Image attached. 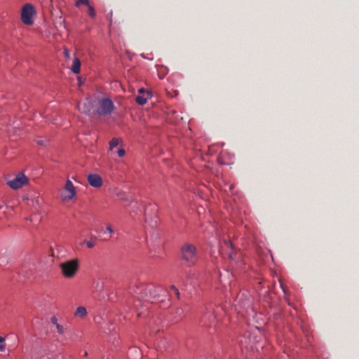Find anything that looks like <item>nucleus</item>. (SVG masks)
<instances>
[{
	"instance_id": "1",
	"label": "nucleus",
	"mask_w": 359,
	"mask_h": 359,
	"mask_svg": "<svg viewBox=\"0 0 359 359\" xmlns=\"http://www.w3.org/2000/svg\"><path fill=\"white\" fill-rule=\"evenodd\" d=\"M79 266L78 259H69L59 264L62 275L67 279L73 278L76 275Z\"/></svg>"
},
{
	"instance_id": "2",
	"label": "nucleus",
	"mask_w": 359,
	"mask_h": 359,
	"mask_svg": "<svg viewBox=\"0 0 359 359\" xmlns=\"http://www.w3.org/2000/svg\"><path fill=\"white\" fill-rule=\"evenodd\" d=\"M181 254L183 260L189 265H194L198 260V254L196 247L190 243H185L181 248Z\"/></svg>"
},
{
	"instance_id": "3",
	"label": "nucleus",
	"mask_w": 359,
	"mask_h": 359,
	"mask_svg": "<svg viewBox=\"0 0 359 359\" xmlns=\"http://www.w3.org/2000/svg\"><path fill=\"white\" fill-rule=\"evenodd\" d=\"M114 109V106L111 100L109 97H103L98 100L97 109L94 111V114L99 116L110 115Z\"/></svg>"
},
{
	"instance_id": "4",
	"label": "nucleus",
	"mask_w": 359,
	"mask_h": 359,
	"mask_svg": "<svg viewBox=\"0 0 359 359\" xmlns=\"http://www.w3.org/2000/svg\"><path fill=\"white\" fill-rule=\"evenodd\" d=\"M35 13V9L33 5L30 4H26L22 8L21 11V20L27 25H31L33 24V15Z\"/></svg>"
},
{
	"instance_id": "5",
	"label": "nucleus",
	"mask_w": 359,
	"mask_h": 359,
	"mask_svg": "<svg viewBox=\"0 0 359 359\" xmlns=\"http://www.w3.org/2000/svg\"><path fill=\"white\" fill-rule=\"evenodd\" d=\"M200 313L201 315L200 322L203 325L208 326L214 322L215 316L212 306L201 309Z\"/></svg>"
},
{
	"instance_id": "6",
	"label": "nucleus",
	"mask_w": 359,
	"mask_h": 359,
	"mask_svg": "<svg viewBox=\"0 0 359 359\" xmlns=\"http://www.w3.org/2000/svg\"><path fill=\"white\" fill-rule=\"evenodd\" d=\"M220 253L223 256H226L230 259H235L237 252L231 241L224 240L222 244Z\"/></svg>"
},
{
	"instance_id": "7",
	"label": "nucleus",
	"mask_w": 359,
	"mask_h": 359,
	"mask_svg": "<svg viewBox=\"0 0 359 359\" xmlns=\"http://www.w3.org/2000/svg\"><path fill=\"white\" fill-rule=\"evenodd\" d=\"M75 187L74 186L72 182L70 180H67L65 183L63 192L61 194V198L62 201H67L72 200L75 197Z\"/></svg>"
},
{
	"instance_id": "8",
	"label": "nucleus",
	"mask_w": 359,
	"mask_h": 359,
	"mask_svg": "<svg viewBox=\"0 0 359 359\" xmlns=\"http://www.w3.org/2000/svg\"><path fill=\"white\" fill-rule=\"evenodd\" d=\"M28 182V178L22 173H19L13 180L7 182V184L13 189L21 188Z\"/></svg>"
},
{
	"instance_id": "9",
	"label": "nucleus",
	"mask_w": 359,
	"mask_h": 359,
	"mask_svg": "<svg viewBox=\"0 0 359 359\" xmlns=\"http://www.w3.org/2000/svg\"><path fill=\"white\" fill-rule=\"evenodd\" d=\"M93 107V102L89 98H86L83 102H79L77 104L78 110L85 114H89Z\"/></svg>"
},
{
	"instance_id": "10",
	"label": "nucleus",
	"mask_w": 359,
	"mask_h": 359,
	"mask_svg": "<svg viewBox=\"0 0 359 359\" xmlns=\"http://www.w3.org/2000/svg\"><path fill=\"white\" fill-rule=\"evenodd\" d=\"M89 184L93 187L98 188L102 185V179L97 174H90L87 177Z\"/></svg>"
},
{
	"instance_id": "11",
	"label": "nucleus",
	"mask_w": 359,
	"mask_h": 359,
	"mask_svg": "<svg viewBox=\"0 0 359 359\" xmlns=\"http://www.w3.org/2000/svg\"><path fill=\"white\" fill-rule=\"evenodd\" d=\"M149 97H151L150 93L147 91V95H138L135 98V101L137 104L143 105L147 102Z\"/></svg>"
},
{
	"instance_id": "12",
	"label": "nucleus",
	"mask_w": 359,
	"mask_h": 359,
	"mask_svg": "<svg viewBox=\"0 0 359 359\" xmlns=\"http://www.w3.org/2000/svg\"><path fill=\"white\" fill-rule=\"evenodd\" d=\"M81 61L78 57H74L73 60V64L71 67V70L74 74H78L80 72Z\"/></svg>"
},
{
	"instance_id": "13",
	"label": "nucleus",
	"mask_w": 359,
	"mask_h": 359,
	"mask_svg": "<svg viewBox=\"0 0 359 359\" xmlns=\"http://www.w3.org/2000/svg\"><path fill=\"white\" fill-rule=\"evenodd\" d=\"M86 314H87L86 309L83 306H79L76 309V312L74 313V315L76 316L81 317V318L84 317Z\"/></svg>"
},
{
	"instance_id": "14",
	"label": "nucleus",
	"mask_w": 359,
	"mask_h": 359,
	"mask_svg": "<svg viewBox=\"0 0 359 359\" xmlns=\"http://www.w3.org/2000/svg\"><path fill=\"white\" fill-rule=\"evenodd\" d=\"M32 205L35 208H39L41 205V199L39 196H34L31 199Z\"/></svg>"
},
{
	"instance_id": "15",
	"label": "nucleus",
	"mask_w": 359,
	"mask_h": 359,
	"mask_svg": "<svg viewBox=\"0 0 359 359\" xmlns=\"http://www.w3.org/2000/svg\"><path fill=\"white\" fill-rule=\"evenodd\" d=\"M118 142H119V141L117 138H113L109 142L110 150H112L114 148L117 147L118 144Z\"/></svg>"
},
{
	"instance_id": "16",
	"label": "nucleus",
	"mask_w": 359,
	"mask_h": 359,
	"mask_svg": "<svg viewBox=\"0 0 359 359\" xmlns=\"http://www.w3.org/2000/svg\"><path fill=\"white\" fill-rule=\"evenodd\" d=\"M55 327H56V330H57V332L59 334H62L65 333V328L62 325L57 324V325H55Z\"/></svg>"
},
{
	"instance_id": "17",
	"label": "nucleus",
	"mask_w": 359,
	"mask_h": 359,
	"mask_svg": "<svg viewBox=\"0 0 359 359\" xmlns=\"http://www.w3.org/2000/svg\"><path fill=\"white\" fill-rule=\"evenodd\" d=\"M81 4H83V5H86V6H89V0H78L76 4H75V6L76 7H79L80 5Z\"/></svg>"
},
{
	"instance_id": "18",
	"label": "nucleus",
	"mask_w": 359,
	"mask_h": 359,
	"mask_svg": "<svg viewBox=\"0 0 359 359\" xmlns=\"http://www.w3.org/2000/svg\"><path fill=\"white\" fill-rule=\"evenodd\" d=\"M156 292H163V293H165V290L161 287H155L154 288V297H156V296H160L159 294H156Z\"/></svg>"
},
{
	"instance_id": "19",
	"label": "nucleus",
	"mask_w": 359,
	"mask_h": 359,
	"mask_svg": "<svg viewBox=\"0 0 359 359\" xmlns=\"http://www.w3.org/2000/svg\"><path fill=\"white\" fill-rule=\"evenodd\" d=\"M88 14L90 17L94 18L96 15L94 8L89 5L88 6Z\"/></svg>"
},
{
	"instance_id": "20",
	"label": "nucleus",
	"mask_w": 359,
	"mask_h": 359,
	"mask_svg": "<svg viewBox=\"0 0 359 359\" xmlns=\"http://www.w3.org/2000/svg\"><path fill=\"white\" fill-rule=\"evenodd\" d=\"M86 243L88 248H92L95 245V239H91L88 241H86Z\"/></svg>"
},
{
	"instance_id": "21",
	"label": "nucleus",
	"mask_w": 359,
	"mask_h": 359,
	"mask_svg": "<svg viewBox=\"0 0 359 359\" xmlns=\"http://www.w3.org/2000/svg\"><path fill=\"white\" fill-rule=\"evenodd\" d=\"M170 290H172L174 292V293L175 294L176 297H177V299L180 298V292L178 290V289L175 286V285H171L170 287Z\"/></svg>"
},
{
	"instance_id": "22",
	"label": "nucleus",
	"mask_w": 359,
	"mask_h": 359,
	"mask_svg": "<svg viewBox=\"0 0 359 359\" xmlns=\"http://www.w3.org/2000/svg\"><path fill=\"white\" fill-rule=\"evenodd\" d=\"M117 154L119 157H123L125 155L126 151L123 149H119L117 151Z\"/></svg>"
},
{
	"instance_id": "23",
	"label": "nucleus",
	"mask_w": 359,
	"mask_h": 359,
	"mask_svg": "<svg viewBox=\"0 0 359 359\" xmlns=\"http://www.w3.org/2000/svg\"><path fill=\"white\" fill-rule=\"evenodd\" d=\"M50 322L52 324H53L54 325H57V324H59L57 323V318L55 317V316H53L51 317L50 318Z\"/></svg>"
},
{
	"instance_id": "24",
	"label": "nucleus",
	"mask_w": 359,
	"mask_h": 359,
	"mask_svg": "<svg viewBox=\"0 0 359 359\" xmlns=\"http://www.w3.org/2000/svg\"><path fill=\"white\" fill-rule=\"evenodd\" d=\"M107 231L111 235L114 233V231L110 225L107 226Z\"/></svg>"
},
{
	"instance_id": "25",
	"label": "nucleus",
	"mask_w": 359,
	"mask_h": 359,
	"mask_svg": "<svg viewBox=\"0 0 359 359\" xmlns=\"http://www.w3.org/2000/svg\"><path fill=\"white\" fill-rule=\"evenodd\" d=\"M139 95H147V92H145L144 88H140L138 90Z\"/></svg>"
},
{
	"instance_id": "26",
	"label": "nucleus",
	"mask_w": 359,
	"mask_h": 359,
	"mask_svg": "<svg viewBox=\"0 0 359 359\" xmlns=\"http://www.w3.org/2000/svg\"><path fill=\"white\" fill-rule=\"evenodd\" d=\"M184 313L183 309L181 308H178L176 311V313L178 315H182Z\"/></svg>"
},
{
	"instance_id": "27",
	"label": "nucleus",
	"mask_w": 359,
	"mask_h": 359,
	"mask_svg": "<svg viewBox=\"0 0 359 359\" xmlns=\"http://www.w3.org/2000/svg\"><path fill=\"white\" fill-rule=\"evenodd\" d=\"M250 301L248 299V300H246V302H244V303H243V304L242 306H244V307H245V306H249V305H250Z\"/></svg>"
},
{
	"instance_id": "28",
	"label": "nucleus",
	"mask_w": 359,
	"mask_h": 359,
	"mask_svg": "<svg viewBox=\"0 0 359 359\" xmlns=\"http://www.w3.org/2000/svg\"><path fill=\"white\" fill-rule=\"evenodd\" d=\"M37 144H39V145H43L44 144V142L42 140H37Z\"/></svg>"
},
{
	"instance_id": "29",
	"label": "nucleus",
	"mask_w": 359,
	"mask_h": 359,
	"mask_svg": "<svg viewBox=\"0 0 359 359\" xmlns=\"http://www.w3.org/2000/svg\"><path fill=\"white\" fill-rule=\"evenodd\" d=\"M4 349H5L4 346V345H1V344H0V351H4Z\"/></svg>"
},
{
	"instance_id": "30",
	"label": "nucleus",
	"mask_w": 359,
	"mask_h": 359,
	"mask_svg": "<svg viewBox=\"0 0 359 359\" xmlns=\"http://www.w3.org/2000/svg\"><path fill=\"white\" fill-rule=\"evenodd\" d=\"M65 55H66L67 57H69V51H68L67 50H65Z\"/></svg>"
},
{
	"instance_id": "31",
	"label": "nucleus",
	"mask_w": 359,
	"mask_h": 359,
	"mask_svg": "<svg viewBox=\"0 0 359 359\" xmlns=\"http://www.w3.org/2000/svg\"><path fill=\"white\" fill-rule=\"evenodd\" d=\"M20 273H21L22 274H23L25 276H29V275H28V274H27V273H25V274H24V273H25V271H24V269H22V270H21Z\"/></svg>"
},
{
	"instance_id": "32",
	"label": "nucleus",
	"mask_w": 359,
	"mask_h": 359,
	"mask_svg": "<svg viewBox=\"0 0 359 359\" xmlns=\"http://www.w3.org/2000/svg\"><path fill=\"white\" fill-rule=\"evenodd\" d=\"M5 341V338L0 336V343H3Z\"/></svg>"
},
{
	"instance_id": "33",
	"label": "nucleus",
	"mask_w": 359,
	"mask_h": 359,
	"mask_svg": "<svg viewBox=\"0 0 359 359\" xmlns=\"http://www.w3.org/2000/svg\"><path fill=\"white\" fill-rule=\"evenodd\" d=\"M84 355H85V356H87V355H88V353H87L86 351L84 353Z\"/></svg>"
}]
</instances>
